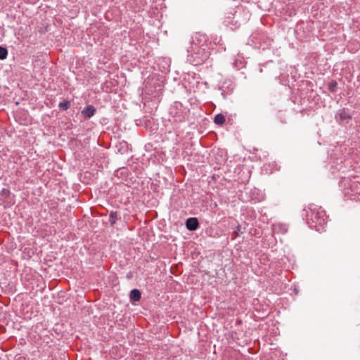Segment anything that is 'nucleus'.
Returning <instances> with one entry per match:
<instances>
[{"label":"nucleus","instance_id":"obj_1","mask_svg":"<svg viewBox=\"0 0 360 360\" xmlns=\"http://www.w3.org/2000/svg\"><path fill=\"white\" fill-rule=\"evenodd\" d=\"M188 52V60L193 65H199L205 63L209 58L208 39L201 33H195L189 40L186 47Z\"/></svg>","mask_w":360,"mask_h":360},{"label":"nucleus","instance_id":"obj_2","mask_svg":"<svg viewBox=\"0 0 360 360\" xmlns=\"http://www.w3.org/2000/svg\"><path fill=\"white\" fill-rule=\"evenodd\" d=\"M311 214H307L308 217H310L312 223L314 224V226L316 227L318 225L322 226L325 224L326 220V216L325 211L319 209H311L310 208Z\"/></svg>","mask_w":360,"mask_h":360},{"label":"nucleus","instance_id":"obj_3","mask_svg":"<svg viewBox=\"0 0 360 360\" xmlns=\"http://www.w3.org/2000/svg\"><path fill=\"white\" fill-rule=\"evenodd\" d=\"M335 118L340 122L347 123L352 118V115L347 109L343 108L338 111Z\"/></svg>","mask_w":360,"mask_h":360},{"label":"nucleus","instance_id":"obj_4","mask_svg":"<svg viewBox=\"0 0 360 360\" xmlns=\"http://www.w3.org/2000/svg\"><path fill=\"white\" fill-rule=\"evenodd\" d=\"M171 60L169 58H159V69L162 72H167L169 71Z\"/></svg>","mask_w":360,"mask_h":360},{"label":"nucleus","instance_id":"obj_5","mask_svg":"<svg viewBox=\"0 0 360 360\" xmlns=\"http://www.w3.org/2000/svg\"><path fill=\"white\" fill-rule=\"evenodd\" d=\"M186 227L189 231H195L199 227V223L197 218L191 217L186 221Z\"/></svg>","mask_w":360,"mask_h":360},{"label":"nucleus","instance_id":"obj_6","mask_svg":"<svg viewBox=\"0 0 360 360\" xmlns=\"http://www.w3.org/2000/svg\"><path fill=\"white\" fill-rule=\"evenodd\" d=\"M96 109L91 105H88L82 111V114L87 119L91 117L95 114Z\"/></svg>","mask_w":360,"mask_h":360},{"label":"nucleus","instance_id":"obj_7","mask_svg":"<svg viewBox=\"0 0 360 360\" xmlns=\"http://www.w3.org/2000/svg\"><path fill=\"white\" fill-rule=\"evenodd\" d=\"M141 298V292L137 289H134L130 292V299L132 301L136 302L139 301Z\"/></svg>","mask_w":360,"mask_h":360},{"label":"nucleus","instance_id":"obj_8","mask_svg":"<svg viewBox=\"0 0 360 360\" xmlns=\"http://www.w3.org/2000/svg\"><path fill=\"white\" fill-rule=\"evenodd\" d=\"M225 117L222 114H217L214 117V122L217 125H221L225 122Z\"/></svg>","mask_w":360,"mask_h":360},{"label":"nucleus","instance_id":"obj_9","mask_svg":"<svg viewBox=\"0 0 360 360\" xmlns=\"http://www.w3.org/2000/svg\"><path fill=\"white\" fill-rule=\"evenodd\" d=\"M7 50L5 48L0 46V59H5L7 56Z\"/></svg>","mask_w":360,"mask_h":360},{"label":"nucleus","instance_id":"obj_10","mask_svg":"<svg viewBox=\"0 0 360 360\" xmlns=\"http://www.w3.org/2000/svg\"><path fill=\"white\" fill-rule=\"evenodd\" d=\"M70 106V103L69 102H61L59 104V107L60 109H63V110H66L69 108Z\"/></svg>","mask_w":360,"mask_h":360},{"label":"nucleus","instance_id":"obj_11","mask_svg":"<svg viewBox=\"0 0 360 360\" xmlns=\"http://www.w3.org/2000/svg\"><path fill=\"white\" fill-rule=\"evenodd\" d=\"M336 86H337V82H331L329 85L330 91H334L335 90Z\"/></svg>","mask_w":360,"mask_h":360},{"label":"nucleus","instance_id":"obj_12","mask_svg":"<svg viewBox=\"0 0 360 360\" xmlns=\"http://www.w3.org/2000/svg\"><path fill=\"white\" fill-rule=\"evenodd\" d=\"M110 219H112V220H111V223H112V224H114V223H115V220L113 219V214H112H112H110Z\"/></svg>","mask_w":360,"mask_h":360}]
</instances>
